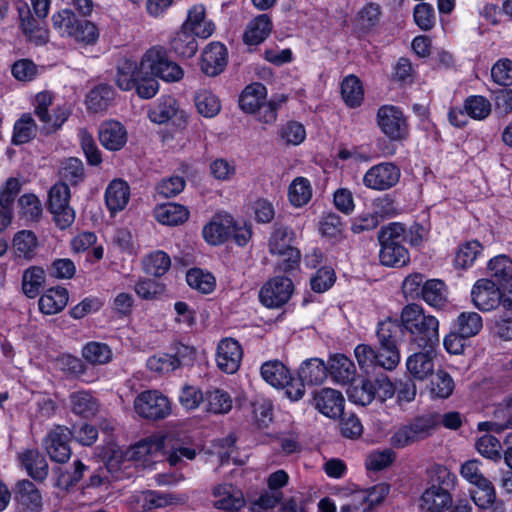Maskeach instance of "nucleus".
Listing matches in <instances>:
<instances>
[{"instance_id":"nucleus-1","label":"nucleus","mask_w":512,"mask_h":512,"mask_svg":"<svg viewBox=\"0 0 512 512\" xmlns=\"http://www.w3.org/2000/svg\"><path fill=\"white\" fill-rule=\"evenodd\" d=\"M401 325L410 335L411 343L418 348L433 349L439 344V321L425 313L422 306L412 303L406 305L400 315Z\"/></svg>"},{"instance_id":"nucleus-2","label":"nucleus","mask_w":512,"mask_h":512,"mask_svg":"<svg viewBox=\"0 0 512 512\" xmlns=\"http://www.w3.org/2000/svg\"><path fill=\"white\" fill-rule=\"evenodd\" d=\"M405 227L401 223H390L378 232L381 245L379 258L384 266L402 267L409 261L408 250L402 245L405 241Z\"/></svg>"},{"instance_id":"nucleus-3","label":"nucleus","mask_w":512,"mask_h":512,"mask_svg":"<svg viewBox=\"0 0 512 512\" xmlns=\"http://www.w3.org/2000/svg\"><path fill=\"white\" fill-rule=\"evenodd\" d=\"M52 23L62 36L72 38L78 44L94 45L99 38L97 26L88 20L79 19L71 9H63L52 16Z\"/></svg>"},{"instance_id":"nucleus-4","label":"nucleus","mask_w":512,"mask_h":512,"mask_svg":"<svg viewBox=\"0 0 512 512\" xmlns=\"http://www.w3.org/2000/svg\"><path fill=\"white\" fill-rule=\"evenodd\" d=\"M295 233L292 228L276 223L269 238V252L272 255L283 257L279 262L278 269L283 272H290L299 265L301 254L293 246Z\"/></svg>"},{"instance_id":"nucleus-5","label":"nucleus","mask_w":512,"mask_h":512,"mask_svg":"<svg viewBox=\"0 0 512 512\" xmlns=\"http://www.w3.org/2000/svg\"><path fill=\"white\" fill-rule=\"evenodd\" d=\"M440 425V414L426 413L414 418L409 424L400 427L391 437L390 443L395 448H404L430 436Z\"/></svg>"},{"instance_id":"nucleus-6","label":"nucleus","mask_w":512,"mask_h":512,"mask_svg":"<svg viewBox=\"0 0 512 512\" xmlns=\"http://www.w3.org/2000/svg\"><path fill=\"white\" fill-rule=\"evenodd\" d=\"M143 69L148 70V75H154L167 82H177L184 75L182 68L171 61L166 50L160 46L150 48L143 55Z\"/></svg>"},{"instance_id":"nucleus-7","label":"nucleus","mask_w":512,"mask_h":512,"mask_svg":"<svg viewBox=\"0 0 512 512\" xmlns=\"http://www.w3.org/2000/svg\"><path fill=\"white\" fill-rule=\"evenodd\" d=\"M70 189L66 183L59 182L49 191V209L54 221L60 229L71 226L75 220V212L69 206Z\"/></svg>"},{"instance_id":"nucleus-8","label":"nucleus","mask_w":512,"mask_h":512,"mask_svg":"<svg viewBox=\"0 0 512 512\" xmlns=\"http://www.w3.org/2000/svg\"><path fill=\"white\" fill-rule=\"evenodd\" d=\"M134 408L137 414L150 420L163 419L171 412L167 397L155 390L140 393L134 401Z\"/></svg>"},{"instance_id":"nucleus-9","label":"nucleus","mask_w":512,"mask_h":512,"mask_svg":"<svg viewBox=\"0 0 512 512\" xmlns=\"http://www.w3.org/2000/svg\"><path fill=\"white\" fill-rule=\"evenodd\" d=\"M377 122L390 140H401L408 134L407 120L400 108L384 105L378 109Z\"/></svg>"},{"instance_id":"nucleus-10","label":"nucleus","mask_w":512,"mask_h":512,"mask_svg":"<svg viewBox=\"0 0 512 512\" xmlns=\"http://www.w3.org/2000/svg\"><path fill=\"white\" fill-rule=\"evenodd\" d=\"M400 169L390 162L372 166L363 176V184L372 190L384 191L394 187L400 179Z\"/></svg>"},{"instance_id":"nucleus-11","label":"nucleus","mask_w":512,"mask_h":512,"mask_svg":"<svg viewBox=\"0 0 512 512\" xmlns=\"http://www.w3.org/2000/svg\"><path fill=\"white\" fill-rule=\"evenodd\" d=\"M293 289L290 278L277 276L263 285L259 292V299L266 307H280L290 299Z\"/></svg>"},{"instance_id":"nucleus-12","label":"nucleus","mask_w":512,"mask_h":512,"mask_svg":"<svg viewBox=\"0 0 512 512\" xmlns=\"http://www.w3.org/2000/svg\"><path fill=\"white\" fill-rule=\"evenodd\" d=\"M73 434L65 426H56L43 440L44 448L50 459L57 463H66L71 457L69 441Z\"/></svg>"},{"instance_id":"nucleus-13","label":"nucleus","mask_w":512,"mask_h":512,"mask_svg":"<svg viewBox=\"0 0 512 512\" xmlns=\"http://www.w3.org/2000/svg\"><path fill=\"white\" fill-rule=\"evenodd\" d=\"M162 456H166L171 466H176L183 459L193 460L197 455V448L187 437H176L172 434L162 436Z\"/></svg>"},{"instance_id":"nucleus-14","label":"nucleus","mask_w":512,"mask_h":512,"mask_svg":"<svg viewBox=\"0 0 512 512\" xmlns=\"http://www.w3.org/2000/svg\"><path fill=\"white\" fill-rule=\"evenodd\" d=\"M344 402L341 392L332 388H322L313 393L314 408L331 419H336L343 414Z\"/></svg>"},{"instance_id":"nucleus-15","label":"nucleus","mask_w":512,"mask_h":512,"mask_svg":"<svg viewBox=\"0 0 512 512\" xmlns=\"http://www.w3.org/2000/svg\"><path fill=\"white\" fill-rule=\"evenodd\" d=\"M20 26L28 39L36 45H43L48 41V30L44 27L43 19H35L27 4L21 3L17 6Z\"/></svg>"},{"instance_id":"nucleus-16","label":"nucleus","mask_w":512,"mask_h":512,"mask_svg":"<svg viewBox=\"0 0 512 512\" xmlns=\"http://www.w3.org/2000/svg\"><path fill=\"white\" fill-rule=\"evenodd\" d=\"M242 355L241 346L236 340L224 339L220 341L217 347V365L223 372L233 374L240 367Z\"/></svg>"},{"instance_id":"nucleus-17","label":"nucleus","mask_w":512,"mask_h":512,"mask_svg":"<svg viewBox=\"0 0 512 512\" xmlns=\"http://www.w3.org/2000/svg\"><path fill=\"white\" fill-rule=\"evenodd\" d=\"M471 297L479 310L490 311L499 305L500 291L493 281L480 279L473 286Z\"/></svg>"},{"instance_id":"nucleus-18","label":"nucleus","mask_w":512,"mask_h":512,"mask_svg":"<svg viewBox=\"0 0 512 512\" xmlns=\"http://www.w3.org/2000/svg\"><path fill=\"white\" fill-rule=\"evenodd\" d=\"M182 26L201 39L209 38L215 31V24L207 18L206 8L202 4L194 5L188 10Z\"/></svg>"},{"instance_id":"nucleus-19","label":"nucleus","mask_w":512,"mask_h":512,"mask_svg":"<svg viewBox=\"0 0 512 512\" xmlns=\"http://www.w3.org/2000/svg\"><path fill=\"white\" fill-rule=\"evenodd\" d=\"M38 248V238L31 230L18 231L12 239V253L18 263L32 261L37 255Z\"/></svg>"},{"instance_id":"nucleus-20","label":"nucleus","mask_w":512,"mask_h":512,"mask_svg":"<svg viewBox=\"0 0 512 512\" xmlns=\"http://www.w3.org/2000/svg\"><path fill=\"white\" fill-rule=\"evenodd\" d=\"M233 217L229 214H217L204 226L202 234L211 245L224 243L231 236Z\"/></svg>"},{"instance_id":"nucleus-21","label":"nucleus","mask_w":512,"mask_h":512,"mask_svg":"<svg viewBox=\"0 0 512 512\" xmlns=\"http://www.w3.org/2000/svg\"><path fill=\"white\" fill-rule=\"evenodd\" d=\"M227 64V50L219 42L210 43L203 51L201 70L208 76L220 74Z\"/></svg>"},{"instance_id":"nucleus-22","label":"nucleus","mask_w":512,"mask_h":512,"mask_svg":"<svg viewBox=\"0 0 512 512\" xmlns=\"http://www.w3.org/2000/svg\"><path fill=\"white\" fill-rule=\"evenodd\" d=\"M142 75H148V70L143 69V58L139 65L133 60L123 59L117 66L116 84L121 90L129 91L134 88Z\"/></svg>"},{"instance_id":"nucleus-23","label":"nucleus","mask_w":512,"mask_h":512,"mask_svg":"<svg viewBox=\"0 0 512 512\" xmlns=\"http://www.w3.org/2000/svg\"><path fill=\"white\" fill-rule=\"evenodd\" d=\"M69 407L75 415L89 419L97 415L100 403L91 392L81 390L69 395Z\"/></svg>"},{"instance_id":"nucleus-24","label":"nucleus","mask_w":512,"mask_h":512,"mask_svg":"<svg viewBox=\"0 0 512 512\" xmlns=\"http://www.w3.org/2000/svg\"><path fill=\"white\" fill-rule=\"evenodd\" d=\"M406 368L410 376L419 381H424L434 374V360L431 349L416 352L406 360Z\"/></svg>"},{"instance_id":"nucleus-25","label":"nucleus","mask_w":512,"mask_h":512,"mask_svg":"<svg viewBox=\"0 0 512 512\" xmlns=\"http://www.w3.org/2000/svg\"><path fill=\"white\" fill-rule=\"evenodd\" d=\"M19 461L27 474L35 481H44L49 473L45 457L36 449H28L20 453Z\"/></svg>"},{"instance_id":"nucleus-26","label":"nucleus","mask_w":512,"mask_h":512,"mask_svg":"<svg viewBox=\"0 0 512 512\" xmlns=\"http://www.w3.org/2000/svg\"><path fill=\"white\" fill-rule=\"evenodd\" d=\"M162 437L149 438L139 441L131 446L126 457L134 461H143L144 465L152 460H158V456H162Z\"/></svg>"},{"instance_id":"nucleus-27","label":"nucleus","mask_w":512,"mask_h":512,"mask_svg":"<svg viewBox=\"0 0 512 512\" xmlns=\"http://www.w3.org/2000/svg\"><path fill=\"white\" fill-rule=\"evenodd\" d=\"M99 140L106 149L118 151L127 142V131L120 122L107 121L100 126Z\"/></svg>"},{"instance_id":"nucleus-28","label":"nucleus","mask_w":512,"mask_h":512,"mask_svg":"<svg viewBox=\"0 0 512 512\" xmlns=\"http://www.w3.org/2000/svg\"><path fill=\"white\" fill-rule=\"evenodd\" d=\"M494 420L481 422L478 429L481 431L502 432L512 429V395L504 399L493 412Z\"/></svg>"},{"instance_id":"nucleus-29","label":"nucleus","mask_w":512,"mask_h":512,"mask_svg":"<svg viewBox=\"0 0 512 512\" xmlns=\"http://www.w3.org/2000/svg\"><path fill=\"white\" fill-rule=\"evenodd\" d=\"M420 501L427 512H446L452 507L453 497L450 490L427 487Z\"/></svg>"},{"instance_id":"nucleus-30","label":"nucleus","mask_w":512,"mask_h":512,"mask_svg":"<svg viewBox=\"0 0 512 512\" xmlns=\"http://www.w3.org/2000/svg\"><path fill=\"white\" fill-rule=\"evenodd\" d=\"M214 506L222 510H239L244 506L243 493L230 484L218 485L213 489Z\"/></svg>"},{"instance_id":"nucleus-31","label":"nucleus","mask_w":512,"mask_h":512,"mask_svg":"<svg viewBox=\"0 0 512 512\" xmlns=\"http://www.w3.org/2000/svg\"><path fill=\"white\" fill-rule=\"evenodd\" d=\"M129 198V185L121 179L113 180L105 192L106 205L112 214L123 210L127 206Z\"/></svg>"},{"instance_id":"nucleus-32","label":"nucleus","mask_w":512,"mask_h":512,"mask_svg":"<svg viewBox=\"0 0 512 512\" xmlns=\"http://www.w3.org/2000/svg\"><path fill=\"white\" fill-rule=\"evenodd\" d=\"M16 497L27 512H42L41 493L31 481L25 479L17 483Z\"/></svg>"},{"instance_id":"nucleus-33","label":"nucleus","mask_w":512,"mask_h":512,"mask_svg":"<svg viewBox=\"0 0 512 512\" xmlns=\"http://www.w3.org/2000/svg\"><path fill=\"white\" fill-rule=\"evenodd\" d=\"M327 368L333 380L341 384L351 382L356 374L354 363L343 354L331 356Z\"/></svg>"},{"instance_id":"nucleus-34","label":"nucleus","mask_w":512,"mask_h":512,"mask_svg":"<svg viewBox=\"0 0 512 512\" xmlns=\"http://www.w3.org/2000/svg\"><path fill=\"white\" fill-rule=\"evenodd\" d=\"M68 298V291L65 288H50L39 298V310L46 315L59 313L66 307Z\"/></svg>"},{"instance_id":"nucleus-35","label":"nucleus","mask_w":512,"mask_h":512,"mask_svg":"<svg viewBox=\"0 0 512 512\" xmlns=\"http://www.w3.org/2000/svg\"><path fill=\"white\" fill-rule=\"evenodd\" d=\"M46 282L45 270L41 266L33 265L22 273L21 289L23 294L30 298H36Z\"/></svg>"},{"instance_id":"nucleus-36","label":"nucleus","mask_w":512,"mask_h":512,"mask_svg":"<svg viewBox=\"0 0 512 512\" xmlns=\"http://www.w3.org/2000/svg\"><path fill=\"white\" fill-rule=\"evenodd\" d=\"M154 217L161 224L176 226L183 224L188 219L189 211L183 205L166 203L154 209Z\"/></svg>"},{"instance_id":"nucleus-37","label":"nucleus","mask_w":512,"mask_h":512,"mask_svg":"<svg viewBox=\"0 0 512 512\" xmlns=\"http://www.w3.org/2000/svg\"><path fill=\"white\" fill-rule=\"evenodd\" d=\"M327 365L319 358L305 360L298 371L299 380L309 385H319L327 378Z\"/></svg>"},{"instance_id":"nucleus-38","label":"nucleus","mask_w":512,"mask_h":512,"mask_svg":"<svg viewBox=\"0 0 512 512\" xmlns=\"http://www.w3.org/2000/svg\"><path fill=\"white\" fill-rule=\"evenodd\" d=\"M271 29L272 24L269 17L265 14L259 15L248 24L243 40L247 45H258L268 37Z\"/></svg>"},{"instance_id":"nucleus-39","label":"nucleus","mask_w":512,"mask_h":512,"mask_svg":"<svg viewBox=\"0 0 512 512\" xmlns=\"http://www.w3.org/2000/svg\"><path fill=\"white\" fill-rule=\"evenodd\" d=\"M266 87L261 83L248 85L240 95L239 105L247 113H255L265 102Z\"/></svg>"},{"instance_id":"nucleus-40","label":"nucleus","mask_w":512,"mask_h":512,"mask_svg":"<svg viewBox=\"0 0 512 512\" xmlns=\"http://www.w3.org/2000/svg\"><path fill=\"white\" fill-rule=\"evenodd\" d=\"M204 403L208 412L226 414L232 409L233 400L228 392L214 387L205 392Z\"/></svg>"},{"instance_id":"nucleus-41","label":"nucleus","mask_w":512,"mask_h":512,"mask_svg":"<svg viewBox=\"0 0 512 512\" xmlns=\"http://www.w3.org/2000/svg\"><path fill=\"white\" fill-rule=\"evenodd\" d=\"M262 378L275 388L284 387L290 380V373L286 366L278 361H267L261 366Z\"/></svg>"},{"instance_id":"nucleus-42","label":"nucleus","mask_w":512,"mask_h":512,"mask_svg":"<svg viewBox=\"0 0 512 512\" xmlns=\"http://www.w3.org/2000/svg\"><path fill=\"white\" fill-rule=\"evenodd\" d=\"M113 98V88L107 84H100L87 94L86 105L91 112H103L110 106Z\"/></svg>"},{"instance_id":"nucleus-43","label":"nucleus","mask_w":512,"mask_h":512,"mask_svg":"<svg viewBox=\"0 0 512 512\" xmlns=\"http://www.w3.org/2000/svg\"><path fill=\"white\" fill-rule=\"evenodd\" d=\"M196 36L181 26L170 40L171 49L179 56L190 58L194 56L198 50Z\"/></svg>"},{"instance_id":"nucleus-44","label":"nucleus","mask_w":512,"mask_h":512,"mask_svg":"<svg viewBox=\"0 0 512 512\" xmlns=\"http://www.w3.org/2000/svg\"><path fill=\"white\" fill-rule=\"evenodd\" d=\"M170 267V256L162 250L153 251L142 259L143 271L154 277L163 276L168 272Z\"/></svg>"},{"instance_id":"nucleus-45","label":"nucleus","mask_w":512,"mask_h":512,"mask_svg":"<svg viewBox=\"0 0 512 512\" xmlns=\"http://www.w3.org/2000/svg\"><path fill=\"white\" fill-rule=\"evenodd\" d=\"M341 94L347 106L355 108L361 105L364 99V89L360 79L355 75H348L341 83Z\"/></svg>"},{"instance_id":"nucleus-46","label":"nucleus","mask_w":512,"mask_h":512,"mask_svg":"<svg viewBox=\"0 0 512 512\" xmlns=\"http://www.w3.org/2000/svg\"><path fill=\"white\" fill-rule=\"evenodd\" d=\"M420 297L432 307H443L447 302V292L444 282L438 279L425 281Z\"/></svg>"},{"instance_id":"nucleus-47","label":"nucleus","mask_w":512,"mask_h":512,"mask_svg":"<svg viewBox=\"0 0 512 512\" xmlns=\"http://www.w3.org/2000/svg\"><path fill=\"white\" fill-rule=\"evenodd\" d=\"M178 111L177 101L172 96H162L150 109L149 118L152 122L163 124L169 121Z\"/></svg>"},{"instance_id":"nucleus-48","label":"nucleus","mask_w":512,"mask_h":512,"mask_svg":"<svg viewBox=\"0 0 512 512\" xmlns=\"http://www.w3.org/2000/svg\"><path fill=\"white\" fill-rule=\"evenodd\" d=\"M482 328V317L476 312H462L459 314L453 325L454 330L467 338L476 336Z\"/></svg>"},{"instance_id":"nucleus-49","label":"nucleus","mask_w":512,"mask_h":512,"mask_svg":"<svg viewBox=\"0 0 512 512\" xmlns=\"http://www.w3.org/2000/svg\"><path fill=\"white\" fill-rule=\"evenodd\" d=\"M428 488H439L452 490L454 488L456 476L450 470L439 464L431 466L427 470Z\"/></svg>"},{"instance_id":"nucleus-50","label":"nucleus","mask_w":512,"mask_h":512,"mask_svg":"<svg viewBox=\"0 0 512 512\" xmlns=\"http://www.w3.org/2000/svg\"><path fill=\"white\" fill-rule=\"evenodd\" d=\"M400 332V325L396 321L388 319L380 322L376 331L379 345L381 347L398 349Z\"/></svg>"},{"instance_id":"nucleus-51","label":"nucleus","mask_w":512,"mask_h":512,"mask_svg":"<svg viewBox=\"0 0 512 512\" xmlns=\"http://www.w3.org/2000/svg\"><path fill=\"white\" fill-rule=\"evenodd\" d=\"M82 356L93 365H103L112 360V351L105 343L89 342L83 347Z\"/></svg>"},{"instance_id":"nucleus-52","label":"nucleus","mask_w":512,"mask_h":512,"mask_svg":"<svg viewBox=\"0 0 512 512\" xmlns=\"http://www.w3.org/2000/svg\"><path fill=\"white\" fill-rule=\"evenodd\" d=\"M19 215L26 222H38L42 216V204L34 194H24L18 200Z\"/></svg>"},{"instance_id":"nucleus-53","label":"nucleus","mask_w":512,"mask_h":512,"mask_svg":"<svg viewBox=\"0 0 512 512\" xmlns=\"http://www.w3.org/2000/svg\"><path fill=\"white\" fill-rule=\"evenodd\" d=\"M464 110L474 120H484L491 113L490 101L481 95H472L465 99Z\"/></svg>"},{"instance_id":"nucleus-54","label":"nucleus","mask_w":512,"mask_h":512,"mask_svg":"<svg viewBox=\"0 0 512 512\" xmlns=\"http://www.w3.org/2000/svg\"><path fill=\"white\" fill-rule=\"evenodd\" d=\"M390 486L386 483H379L366 490H361L353 493V499L358 500L360 504L366 503L368 508H371L381 503L388 495Z\"/></svg>"},{"instance_id":"nucleus-55","label":"nucleus","mask_w":512,"mask_h":512,"mask_svg":"<svg viewBox=\"0 0 512 512\" xmlns=\"http://www.w3.org/2000/svg\"><path fill=\"white\" fill-rule=\"evenodd\" d=\"M482 245L477 240L468 241L462 244L455 256V265L458 268L466 269L473 265L482 251Z\"/></svg>"},{"instance_id":"nucleus-56","label":"nucleus","mask_w":512,"mask_h":512,"mask_svg":"<svg viewBox=\"0 0 512 512\" xmlns=\"http://www.w3.org/2000/svg\"><path fill=\"white\" fill-rule=\"evenodd\" d=\"M188 285L203 294H208L214 290L215 278L201 269H190L186 275Z\"/></svg>"},{"instance_id":"nucleus-57","label":"nucleus","mask_w":512,"mask_h":512,"mask_svg":"<svg viewBox=\"0 0 512 512\" xmlns=\"http://www.w3.org/2000/svg\"><path fill=\"white\" fill-rule=\"evenodd\" d=\"M288 196L290 202L296 207L307 204L312 196L310 182L303 177L296 178L289 187Z\"/></svg>"},{"instance_id":"nucleus-58","label":"nucleus","mask_w":512,"mask_h":512,"mask_svg":"<svg viewBox=\"0 0 512 512\" xmlns=\"http://www.w3.org/2000/svg\"><path fill=\"white\" fill-rule=\"evenodd\" d=\"M36 135V124L30 114H24L15 123L12 141L14 144L29 142Z\"/></svg>"},{"instance_id":"nucleus-59","label":"nucleus","mask_w":512,"mask_h":512,"mask_svg":"<svg viewBox=\"0 0 512 512\" xmlns=\"http://www.w3.org/2000/svg\"><path fill=\"white\" fill-rule=\"evenodd\" d=\"M198 112L206 118H212L220 112V102L210 91L201 90L195 96Z\"/></svg>"},{"instance_id":"nucleus-60","label":"nucleus","mask_w":512,"mask_h":512,"mask_svg":"<svg viewBox=\"0 0 512 512\" xmlns=\"http://www.w3.org/2000/svg\"><path fill=\"white\" fill-rule=\"evenodd\" d=\"M372 381L362 380L360 383L352 384L347 389V395L351 402L366 406L374 400Z\"/></svg>"},{"instance_id":"nucleus-61","label":"nucleus","mask_w":512,"mask_h":512,"mask_svg":"<svg viewBox=\"0 0 512 512\" xmlns=\"http://www.w3.org/2000/svg\"><path fill=\"white\" fill-rule=\"evenodd\" d=\"M454 389V381L451 376L443 371H437L431 378L430 392L434 397L447 398Z\"/></svg>"},{"instance_id":"nucleus-62","label":"nucleus","mask_w":512,"mask_h":512,"mask_svg":"<svg viewBox=\"0 0 512 512\" xmlns=\"http://www.w3.org/2000/svg\"><path fill=\"white\" fill-rule=\"evenodd\" d=\"M180 366L179 359L171 354L161 353L147 360V367L157 373H169Z\"/></svg>"},{"instance_id":"nucleus-63","label":"nucleus","mask_w":512,"mask_h":512,"mask_svg":"<svg viewBox=\"0 0 512 512\" xmlns=\"http://www.w3.org/2000/svg\"><path fill=\"white\" fill-rule=\"evenodd\" d=\"M135 293L144 300H153L162 295L165 285L148 278L140 279L134 287Z\"/></svg>"},{"instance_id":"nucleus-64","label":"nucleus","mask_w":512,"mask_h":512,"mask_svg":"<svg viewBox=\"0 0 512 512\" xmlns=\"http://www.w3.org/2000/svg\"><path fill=\"white\" fill-rule=\"evenodd\" d=\"M491 276L498 281H506L512 276V261L505 255H498L488 263Z\"/></svg>"}]
</instances>
